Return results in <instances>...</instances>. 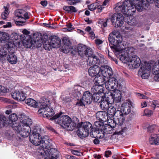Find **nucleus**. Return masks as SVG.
<instances>
[{"mask_svg":"<svg viewBox=\"0 0 159 159\" xmlns=\"http://www.w3.org/2000/svg\"><path fill=\"white\" fill-rule=\"evenodd\" d=\"M130 57L128 62H130L133 68H138L140 64V60L139 58L137 56L134 55V52L130 54Z\"/></svg>","mask_w":159,"mask_h":159,"instance_id":"nucleus-12","label":"nucleus"},{"mask_svg":"<svg viewBox=\"0 0 159 159\" xmlns=\"http://www.w3.org/2000/svg\"><path fill=\"white\" fill-rule=\"evenodd\" d=\"M77 122L76 126L75 127H77L78 130L77 131V133L78 135L81 138L83 139L84 138L87 137L89 135L88 132L84 129V128L81 126L79 123H78L77 119L76 118Z\"/></svg>","mask_w":159,"mask_h":159,"instance_id":"nucleus-13","label":"nucleus"},{"mask_svg":"<svg viewBox=\"0 0 159 159\" xmlns=\"http://www.w3.org/2000/svg\"><path fill=\"white\" fill-rule=\"evenodd\" d=\"M26 20L25 19H20V21H16L15 22V23L17 25L22 26L25 25Z\"/></svg>","mask_w":159,"mask_h":159,"instance_id":"nucleus-50","label":"nucleus"},{"mask_svg":"<svg viewBox=\"0 0 159 159\" xmlns=\"http://www.w3.org/2000/svg\"><path fill=\"white\" fill-rule=\"evenodd\" d=\"M145 0H127L123 2H119L117 4L115 7V11L117 12L111 16V18L107 19L106 21L102 23L101 25V28L102 29L103 33L105 30V28L107 26V22L109 20H111L113 25L116 27H120L123 25L125 19H124L122 14V12L124 15L128 16L133 15L137 10L138 11L141 12L143 9L142 5ZM149 3H152L154 0H146Z\"/></svg>","mask_w":159,"mask_h":159,"instance_id":"nucleus-1","label":"nucleus"},{"mask_svg":"<svg viewBox=\"0 0 159 159\" xmlns=\"http://www.w3.org/2000/svg\"><path fill=\"white\" fill-rule=\"evenodd\" d=\"M107 120V121L101 127L100 139L103 138L106 133H109V131L111 129V128H114L117 124L114 119H108Z\"/></svg>","mask_w":159,"mask_h":159,"instance_id":"nucleus-5","label":"nucleus"},{"mask_svg":"<svg viewBox=\"0 0 159 159\" xmlns=\"http://www.w3.org/2000/svg\"><path fill=\"white\" fill-rule=\"evenodd\" d=\"M99 81L98 76H96L93 80L95 85L91 89V91L93 93H99Z\"/></svg>","mask_w":159,"mask_h":159,"instance_id":"nucleus-24","label":"nucleus"},{"mask_svg":"<svg viewBox=\"0 0 159 159\" xmlns=\"http://www.w3.org/2000/svg\"><path fill=\"white\" fill-rule=\"evenodd\" d=\"M71 152L73 154L78 156H80L82 154L81 153L76 150H72Z\"/></svg>","mask_w":159,"mask_h":159,"instance_id":"nucleus-58","label":"nucleus"},{"mask_svg":"<svg viewBox=\"0 0 159 159\" xmlns=\"http://www.w3.org/2000/svg\"><path fill=\"white\" fill-rule=\"evenodd\" d=\"M106 78H105L102 76L100 75V81H101V84H100V91L102 92H104L105 90L104 86H107V81Z\"/></svg>","mask_w":159,"mask_h":159,"instance_id":"nucleus-29","label":"nucleus"},{"mask_svg":"<svg viewBox=\"0 0 159 159\" xmlns=\"http://www.w3.org/2000/svg\"><path fill=\"white\" fill-rule=\"evenodd\" d=\"M44 143H41V144H40V145L42 144V146H39L38 149H37V151L38 152L40 153V154L42 155H43V151H44V149L45 148V149H46L47 148H50L51 145H51L49 146V147H46L44 146Z\"/></svg>","mask_w":159,"mask_h":159,"instance_id":"nucleus-40","label":"nucleus"},{"mask_svg":"<svg viewBox=\"0 0 159 159\" xmlns=\"http://www.w3.org/2000/svg\"><path fill=\"white\" fill-rule=\"evenodd\" d=\"M7 56L8 61L11 64H16L17 62V57L15 55V51L8 52Z\"/></svg>","mask_w":159,"mask_h":159,"instance_id":"nucleus-19","label":"nucleus"},{"mask_svg":"<svg viewBox=\"0 0 159 159\" xmlns=\"http://www.w3.org/2000/svg\"><path fill=\"white\" fill-rule=\"evenodd\" d=\"M106 95L104 92L100 91V97L101 98L100 101V107L103 110H107L108 107L109 98L106 97Z\"/></svg>","mask_w":159,"mask_h":159,"instance_id":"nucleus-10","label":"nucleus"},{"mask_svg":"<svg viewBox=\"0 0 159 159\" xmlns=\"http://www.w3.org/2000/svg\"><path fill=\"white\" fill-rule=\"evenodd\" d=\"M127 23L129 25H135V19L133 18V19H132L131 20L129 18V19H127Z\"/></svg>","mask_w":159,"mask_h":159,"instance_id":"nucleus-54","label":"nucleus"},{"mask_svg":"<svg viewBox=\"0 0 159 159\" xmlns=\"http://www.w3.org/2000/svg\"><path fill=\"white\" fill-rule=\"evenodd\" d=\"M152 104L154 106L153 107L154 109L156 107H159V101L157 100H153L152 101Z\"/></svg>","mask_w":159,"mask_h":159,"instance_id":"nucleus-59","label":"nucleus"},{"mask_svg":"<svg viewBox=\"0 0 159 159\" xmlns=\"http://www.w3.org/2000/svg\"><path fill=\"white\" fill-rule=\"evenodd\" d=\"M8 35L7 33L0 31V42L8 39Z\"/></svg>","mask_w":159,"mask_h":159,"instance_id":"nucleus-37","label":"nucleus"},{"mask_svg":"<svg viewBox=\"0 0 159 159\" xmlns=\"http://www.w3.org/2000/svg\"><path fill=\"white\" fill-rule=\"evenodd\" d=\"M8 14L7 13L3 12L1 14L2 17L3 19H5L7 18Z\"/></svg>","mask_w":159,"mask_h":159,"instance_id":"nucleus-64","label":"nucleus"},{"mask_svg":"<svg viewBox=\"0 0 159 159\" xmlns=\"http://www.w3.org/2000/svg\"><path fill=\"white\" fill-rule=\"evenodd\" d=\"M43 47L46 50H50L52 49V45H51L50 42H45L43 44Z\"/></svg>","mask_w":159,"mask_h":159,"instance_id":"nucleus-51","label":"nucleus"},{"mask_svg":"<svg viewBox=\"0 0 159 159\" xmlns=\"http://www.w3.org/2000/svg\"><path fill=\"white\" fill-rule=\"evenodd\" d=\"M123 104L122 105H123ZM121 111L123 114H124L125 115L129 114L131 111V109L130 107L129 106V105H126L125 106H122L121 108Z\"/></svg>","mask_w":159,"mask_h":159,"instance_id":"nucleus-36","label":"nucleus"},{"mask_svg":"<svg viewBox=\"0 0 159 159\" xmlns=\"http://www.w3.org/2000/svg\"><path fill=\"white\" fill-rule=\"evenodd\" d=\"M48 101L46 99H42L40 102L37 103L38 107L40 108H43L48 106Z\"/></svg>","mask_w":159,"mask_h":159,"instance_id":"nucleus-33","label":"nucleus"},{"mask_svg":"<svg viewBox=\"0 0 159 159\" xmlns=\"http://www.w3.org/2000/svg\"><path fill=\"white\" fill-rule=\"evenodd\" d=\"M100 72L102 76L107 79H108L113 74V71L111 68L107 65H101L100 67Z\"/></svg>","mask_w":159,"mask_h":159,"instance_id":"nucleus-9","label":"nucleus"},{"mask_svg":"<svg viewBox=\"0 0 159 159\" xmlns=\"http://www.w3.org/2000/svg\"><path fill=\"white\" fill-rule=\"evenodd\" d=\"M20 124L22 126L30 125L32 123L31 119L25 115H22L20 118Z\"/></svg>","mask_w":159,"mask_h":159,"instance_id":"nucleus-23","label":"nucleus"},{"mask_svg":"<svg viewBox=\"0 0 159 159\" xmlns=\"http://www.w3.org/2000/svg\"><path fill=\"white\" fill-rule=\"evenodd\" d=\"M107 62V61L104 58V56L103 55H100V64L106 65Z\"/></svg>","mask_w":159,"mask_h":159,"instance_id":"nucleus-53","label":"nucleus"},{"mask_svg":"<svg viewBox=\"0 0 159 159\" xmlns=\"http://www.w3.org/2000/svg\"><path fill=\"white\" fill-rule=\"evenodd\" d=\"M7 92V89L4 87L0 85V96L3 95Z\"/></svg>","mask_w":159,"mask_h":159,"instance_id":"nucleus-55","label":"nucleus"},{"mask_svg":"<svg viewBox=\"0 0 159 159\" xmlns=\"http://www.w3.org/2000/svg\"><path fill=\"white\" fill-rule=\"evenodd\" d=\"M94 125L95 126L94 128L95 129V130L94 131V133H97L99 134V121H95L94 122Z\"/></svg>","mask_w":159,"mask_h":159,"instance_id":"nucleus-47","label":"nucleus"},{"mask_svg":"<svg viewBox=\"0 0 159 159\" xmlns=\"http://www.w3.org/2000/svg\"><path fill=\"white\" fill-rule=\"evenodd\" d=\"M107 81V85L108 84H113V85H116V86H117L118 85V81L114 77H112L110 78Z\"/></svg>","mask_w":159,"mask_h":159,"instance_id":"nucleus-38","label":"nucleus"},{"mask_svg":"<svg viewBox=\"0 0 159 159\" xmlns=\"http://www.w3.org/2000/svg\"><path fill=\"white\" fill-rule=\"evenodd\" d=\"M150 65L148 63H145L143 66H142L140 69L139 70V72L142 73L141 77L143 79H147L148 78V75L147 71L150 70L151 69Z\"/></svg>","mask_w":159,"mask_h":159,"instance_id":"nucleus-14","label":"nucleus"},{"mask_svg":"<svg viewBox=\"0 0 159 159\" xmlns=\"http://www.w3.org/2000/svg\"><path fill=\"white\" fill-rule=\"evenodd\" d=\"M109 2V0H105L103 2L102 5L100 6V12H101L102 10L104 8V6H106Z\"/></svg>","mask_w":159,"mask_h":159,"instance_id":"nucleus-57","label":"nucleus"},{"mask_svg":"<svg viewBox=\"0 0 159 159\" xmlns=\"http://www.w3.org/2000/svg\"><path fill=\"white\" fill-rule=\"evenodd\" d=\"M49 149L47 148L46 149H45V148L44 150V151H43V152L42 156L44 155V153H45V154L47 156H50V152L49 151Z\"/></svg>","mask_w":159,"mask_h":159,"instance_id":"nucleus-60","label":"nucleus"},{"mask_svg":"<svg viewBox=\"0 0 159 159\" xmlns=\"http://www.w3.org/2000/svg\"><path fill=\"white\" fill-rule=\"evenodd\" d=\"M107 113L109 117L111 118L114 117L116 114V109L115 107H110L107 109Z\"/></svg>","mask_w":159,"mask_h":159,"instance_id":"nucleus-34","label":"nucleus"},{"mask_svg":"<svg viewBox=\"0 0 159 159\" xmlns=\"http://www.w3.org/2000/svg\"><path fill=\"white\" fill-rule=\"evenodd\" d=\"M26 104L32 107L36 108L38 107L37 102L32 98H29L25 101Z\"/></svg>","mask_w":159,"mask_h":159,"instance_id":"nucleus-32","label":"nucleus"},{"mask_svg":"<svg viewBox=\"0 0 159 159\" xmlns=\"http://www.w3.org/2000/svg\"><path fill=\"white\" fill-rule=\"evenodd\" d=\"M93 100L94 102L99 103V93H93L92 95Z\"/></svg>","mask_w":159,"mask_h":159,"instance_id":"nucleus-46","label":"nucleus"},{"mask_svg":"<svg viewBox=\"0 0 159 159\" xmlns=\"http://www.w3.org/2000/svg\"><path fill=\"white\" fill-rule=\"evenodd\" d=\"M7 49L6 48H3L0 50V57H4L6 56L7 54Z\"/></svg>","mask_w":159,"mask_h":159,"instance_id":"nucleus-44","label":"nucleus"},{"mask_svg":"<svg viewBox=\"0 0 159 159\" xmlns=\"http://www.w3.org/2000/svg\"><path fill=\"white\" fill-rule=\"evenodd\" d=\"M156 127V125H151L148 127V131L150 133H151L153 132V130Z\"/></svg>","mask_w":159,"mask_h":159,"instance_id":"nucleus-56","label":"nucleus"},{"mask_svg":"<svg viewBox=\"0 0 159 159\" xmlns=\"http://www.w3.org/2000/svg\"><path fill=\"white\" fill-rule=\"evenodd\" d=\"M88 57V58L87 61V64L90 66L91 65L96 64L98 60V57L94 55Z\"/></svg>","mask_w":159,"mask_h":159,"instance_id":"nucleus-28","label":"nucleus"},{"mask_svg":"<svg viewBox=\"0 0 159 159\" xmlns=\"http://www.w3.org/2000/svg\"><path fill=\"white\" fill-rule=\"evenodd\" d=\"M107 110H100V129L101 127L106 123L108 119V115L107 113Z\"/></svg>","mask_w":159,"mask_h":159,"instance_id":"nucleus-20","label":"nucleus"},{"mask_svg":"<svg viewBox=\"0 0 159 159\" xmlns=\"http://www.w3.org/2000/svg\"><path fill=\"white\" fill-rule=\"evenodd\" d=\"M114 33H115L114 32H113V36H111V35H112V34H110L108 38L109 42L113 46H115V44L116 43H121L122 40V38L120 37H119V39L118 40L116 39L115 36H116V34Z\"/></svg>","mask_w":159,"mask_h":159,"instance_id":"nucleus-26","label":"nucleus"},{"mask_svg":"<svg viewBox=\"0 0 159 159\" xmlns=\"http://www.w3.org/2000/svg\"><path fill=\"white\" fill-rule=\"evenodd\" d=\"M155 75L154 77V79L156 81H159V73H157V72H155Z\"/></svg>","mask_w":159,"mask_h":159,"instance_id":"nucleus-62","label":"nucleus"},{"mask_svg":"<svg viewBox=\"0 0 159 159\" xmlns=\"http://www.w3.org/2000/svg\"><path fill=\"white\" fill-rule=\"evenodd\" d=\"M93 100L92 95L88 91L84 92L81 100L77 102L76 105L83 106L85 104H90Z\"/></svg>","mask_w":159,"mask_h":159,"instance_id":"nucleus-8","label":"nucleus"},{"mask_svg":"<svg viewBox=\"0 0 159 159\" xmlns=\"http://www.w3.org/2000/svg\"><path fill=\"white\" fill-rule=\"evenodd\" d=\"M49 151L50 152V155L52 157V158H55L57 156V150L54 148H51L49 149Z\"/></svg>","mask_w":159,"mask_h":159,"instance_id":"nucleus-41","label":"nucleus"},{"mask_svg":"<svg viewBox=\"0 0 159 159\" xmlns=\"http://www.w3.org/2000/svg\"><path fill=\"white\" fill-rule=\"evenodd\" d=\"M98 3L97 2L93 4H91L90 5L88 6L89 9L91 11H93L96 8L99 10V5H98Z\"/></svg>","mask_w":159,"mask_h":159,"instance_id":"nucleus-39","label":"nucleus"},{"mask_svg":"<svg viewBox=\"0 0 159 159\" xmlns=\"http://www.w3.org/2000/svg\"><path fill=\"white\" fill-rule=\"evenodd\" d=\"M149 143L151 144L159 145V134L152 135L150 138Z\"/></svg>","mask_w":159,"mask_h":159,"instance_id":"nucleus-27","label":"nucleus"},{"mask_svg":"<svg viewBox=\"0 0 159 159\" xmlns=\"http://www.w3.org/2000/svg\"><path fill=\"white\" fill-rule=\"evenodd\" d=\"M81 1L80 0H68L67 2L68 4L70 5H75L76 4L80 2Z\"/></svg>","mask_w":159,"mask_h":159,"instance_id":"nucleus-52","label":"nucleus"},{"mask_svg":"<svg viewBox=\"0 0 159 159\" xmlns=\"http://www.w3.org/2000/svg\"><path fill=\"white\" fill-rule=\"evenodd\" d=\"M14 15L19 19H28L30 18L28 12L22 9H18L16 10L14 12Z\"/></svg>","mask_w":159,"mask_h":159,"instance_id":"nucleus-16","label":"nucleus"},{"mask_svg":"<svg viewBox=\"0 0 159 159\" xmlns=\"http://www.w3.org/2000/svg\"><path fill=\"white\" fill-rule=\"evenodd\" d=\"M12 127L22 137H26L30 134L29 131H30V128L29 126H22L21 125L15 123L13 125Z\"/></svg>","mask_w":159,"mask_h":159,"instance_id":"nucleus-6","label":"nucleus"},{"mask_svg":"<svg viewBox=\"0 0 159 159\" xmlns=\"http://www.w3.org/2000/svg\"><path fill=\"white\" fill-rule=\"evenodd\" d=\"M50 40L52 48H58L60 46L61 40L59 38L55 36H52Z\"/></svg>","mask_w":159,"mask_h":159,"instance_id":"nucleus-17","label":"nucleus"},{"mask_svg":"<svg viewBox=\"0 0 159 159\" xmlns=\"http://www.w3.org/2000/svg\"><path fill=\"white\" fill-rule=\"evenodd\" d=\"M88 72L89 75L91 76H97L99 73V67L97 65L90 67L89 69Z\"/></svg>","mask_w":159,"mask_h":159,"instance_id":"nucleus-22","label":"nucleus"},{"mask_svg":"<svg viewBox=\"0 0 159 159\" xmlns=\"http://www.w3.org/2000/svg\"><path fill=\"white\" fill-rule=\"evenodd\" d=\"M6 46L7 48L8 52L15 51V47H16V45L13 40L9 41Z\"/></svg>","mask_w":159,"mask_h":159,"instance_id":"nucleus-31","label":"nucleus"},{"mask_svg":"<svg viewBox=\"0 0 159 159\" xmlns=\"http://www.w3.org/2000/svg\"><path fill=\"white\" fill-rule=\"evenodd\" d=\"M12 98L16 100L23 101L25 100L26 97L24 93L16 91L11 94Z\"/></svg>","mask_w":159,"mask_h":159,"instance_id":"nucleus-18","label":"nucleus"},{"mask_svg":"<svg viewBox=\"0 0 159 159\" xmlns=\"http://www.w3.org/2000/svg\"><path fill=\"white\" fill-rule=\"evenodd\" d=\"M145 113L146 114V115L150 116L152 113V112L150 110H146L145 111Z\"/></svg>","mask_w":159,"mask_h":159,"instance_id":"nucleus-63","label":"nucleus"},{"mask_svg":"<svg viewBox=\"0 0 159 159\" xmlns=\"http://www.w3.org/2000/svg\"><path fill=\"white\" fill-rule=\"evenodd\" d=\"M43 36L40 33H36L33 34V38L26 40H24L22 43L25 48H30L32 46L39 48L41 47L43 42Z\"/></svg>","mask_w":159,"mask_h":159,"instance_id":"nucleus-4","label":"nucleus"},{"mask_svg":"<svg viewBox=\"0 0 159 159\" xmlns=\"http://www.w3.org/2000/svg\"><path fill=\"white\" fill-rule=\"evenodd\" d=\"M86 57H89L90 56H92L93 55V52L92 49L90 48H86L84 53Z\"/></svg>","mask_w":159,"mask_h":159,"instance_id":"nucleus-42","label":"nucleus"},{"mask_svg":"<svg viewBox=\"0 0 159 159\" xmlns=\"http://www.w3.org/2000/svg\"><path fill=\"white\" fill-rule=\"evenodd\" d=\"M38 112L39 114H43V117L48 118L52 116L54 114L53 109L49 106L40 108L38 111Z\"/></svg>","mask_w":159,"mask_h":159,"instance_id":"nucleus-11","label":"nucleus"},{"mask_svg":"<svg viewBox=\"0 0 159 159\" xmlns=\"http://www.w3.org/2000/svg\"><path fill=\"white\" fill-rule=\"evenodd\" d=\"M86 47L83 45H79L77 48L78 52L80 55L82 56L84 55Z\"/></svg>","mask_w":159,"mask_h":159,"instance_id":"nucleus-35","label":"nucleus"},{"mask_svg":"<svg viewBox=\"0 0 159 159\" xmlns=\"http://www.w3.org/2000/svg\"><path fill=\"white\" fill-rule=\"evenodd\" d=\"M6 118L3 115H0V127L4 126Z\"/></svg>","mask_w":159,"mask_h":159,"instance_id":"nucleus-43","label":"nucleus"},{"mask_svg":"<svg viewBox=\"0 0 159 159\" xmlns=\"http://www.w3.org/2000/svg\"><path fill=\"white\" fill-rule=\"evenodd\" d=\"M134 49L132 47H128L126 50L122 51L119 54V58L120 60L124 63H126L129 61L130 57V54L133 53Z\"/></svg>","mask_w":159,"mask_h":159,"instance_id":"nucleus-7","label":"nucleus"},{"mask_svg":"<svg viewBox=\"0 0 159 159\" xmlns=\"http://www.w3.org/2000/svg\"><path fill=\"white\" fill-rule=\"evenodd\" d=\"M111 96L113 98L114 100L116 103H119L121 98V92L118 89H116L111 93Z\"/></svg>","mask_w":159,"mask_h":159,"instance_id":"nucleus-25","label":"nucleus"},{"mask_svg":"<svg viewBox=\"0 0 159 159\" xmlns=\"http://www.w3.org/2000/svg\"><path fill=\"white\" fill-rule=\"evenodd\" d=\"M154 72V73L157 72V73H159V60L157 62H156L153 66V68L152 69Z\"/></svg>","mask_w":159,"mask_h":159,"instance_id":"nucleus-49","label":"nucleus"},{"mask_svg":"<svg viewBox=\"0 0 159 159\" xmlns=\"http://www.w3.org/2000/svg\"><path fill=\"white\" fill-rule=\"evenodd\" d=\"M121 111L117 110L116 112L115 115L113 118L117 125H120L123 123L124 117Z\"/></svg>","mask_w":159,"mask_h":159,"instance_id":"nucleus-15","label":"nucleus"},{"mask_svg":"<svg viewBox=\"0 0 159 159\" xmlns=\"http://www.w3.org/2000/svg\"><path fill=\"white\" fill-rule=\"evenodd\" d=\"M84 128V129L87 132L89 133L90 135H93V128L92 124L89 122H81L79 123Z\"/></svg>","mask_w":159,"mask_h":159,"instance_id":"nucleus-21","label":"nucleus"},{"mask_svg":"<svg viewBox=\"0 0 159 159\" xmlns=\"http://www.w3.org/2000/svg\"><path fill=\"white\" fill-rule=\"evenodd\" d=\"M50 119L55 120L57 124L63 128L68 130L72 131L76 126L77 123L74 120H72L71 118L68 116L63 114L62 112L57 113Z\"/></svg>","mask_w":159,"mask_h":159,"instance_id":"nucleus-2","label":"nucleus"},{"mask_svg":"<svg viewBox=\"0 0 159 159\" xmlns=\"http://www.w3.org/2000/svg\"><path fill=\"white\" fill-rule=\"evenodd\" d=\"M9 119L10 121L14 122L18 120V117L15 113H13L9 116Z\"/></svg>","mask_w":159,"mask_h":159,"instance_id":"nucleus-45","label":"nucleus"},{"mask_svg":"<svg viewBox=\"0 0 159 159\" xmlns=\"http://www.w3.org/2000/svg\"><path fill=\"white\" fill-rule=\"evenodd\" d=\"M119 44H115V46H114V48L115 50V52H118L120 54L122 51H124L125 49L123 50L122 48H121L120 46H119Z\"/></svg>","mask_w":159,"mask_h":159,"instance_id":"nucleus-48","label":"nucleus"},{"mask_svg":"<svg viewBox=\"0 0 159 159\" xmlns=\"http://www.w3.org/2000/svg\"><path fill=\"white\" fill-rule=\"evenodd\" d=\"M70 13L75 12L77 11L75 8L74 7L71 6H70Z\"/></svg>","mask_w":159,"mask_h":159,"instance_id":"nucleus-61","label":"nucleus"},{"mask_svg":"<svg viewBox=\"0 0 159 159\" xmlns=\"http://www.w3.org/2000/svg\"><path fill=\"white\" fill-rule=\"evenodd\" d=\"M62 41L64 45V48H63V51L65 52L66 51L65 50H67L69 49V48H70L69 46L71 45V43L69 39L66 37H64L62 39Z\"/></svg>","mask_w":159,"mask_h":159,"instance_id":"nucleus-30","label":"nucleus"},{"mask_svg":"<svg viewBox=\"0 0 159 159\" xmlns=\"http://www.w3.org/2000/svg\"><path fill=\"white\" fill-rule=\"evenodd\" d=\"M29 139L30 142L35 146L40 145L41 143H44V146L46 147H49L51 145L50 140L47 136H44L42 138L39 133L36 132L34 130L32 134L30 135Z\"/></svg>","mask_w":159,"mask_h":159,"instance_id":"nucleus-3","label":"nucleus"}]
</instances>
